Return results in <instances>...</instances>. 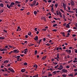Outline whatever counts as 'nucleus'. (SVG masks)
<instances>
[{"label": "nucleus", "mask_w": 77, "mask_h": 77, "mask_svg": "<svg viewBox=\"0 0 77 77\" xmlns=\"http://www.w3.org/2000/svg\"><path fill=\"white\" fill-rule=\"evenodd\" d=\"M7 7L9 9H10L11 7H13V5H12L11 4L9 6V5L8 4H7Z\"/></svg>", "instance_id": "nucleus-4"}, {"label": "nucleus", "mask_w": 77, "mask_h": 77, "mask_svg": "<svg viewBox=\"0 0 77 77\" xmlns=\"http://www.w3.org/2000/svg\"><path fill=\"white\" fill-rule=\"evenodd\" d=\"M19 51L18 49H15L13 50V53H18Z\"/></svg>", "instance_id": "nucleus-2"}, {"label": "nucleus", "mask_w": 77, "mask_h": 77, "mask_svg": "<svg viewBox=\"0 0 77 77\" xmlns=\"http://www.w3.org/2000/svg\"><path fill=\"white\" fill-rule=\"evenodd\" d=\"M52 1L51 0H48V2L49 3H50V2H51Z\"/></svg>", "instance_id": "nucleus-51"}, {"label": "nucleus", "mask_w": 77, "mask_h": 77, "mask_svg": "<svg viewBox=\"0 0 77 77\" xmlns=\"http://www.w3.org/2000/svg\"><path fill=\"white\" fill-rule=\"evenodd\" d=\"M61 34L63 35V36H65V33L64 32H62L61 33Z\"/></svg>", "instance_id": "nucleus-30"}, {"label": "nucleus", "mask_w": 77, "mask_h": 77, "mask_svg": "<svg viewBox=\"0 0 77 77\" xmlns=\"http://www.w3.org/2000/svg\"><path fill=\"white\" fill-rule=\"evenodd\" d=\"M72 60H71L69 61L68 63H70L71 62H72Z\"/></svg>", "instance_id": "nucleus-50"}, {"label": "nucleus", "mask_w": 77, "mask_h": 77, "mask_svg": "<svg viewBox=\"0 0 77 77\" xmlns=\"http://www.w3.org/2000/svg\"><path fill=\"white\" fill-rule=\"evenodd\" d=\"M39 41L38 43H39V44H40L41 42L42 41V39L39 40Z\"/></svg>", "instance_id": "nucleus-49"}, {"label": "nucleus", "mask_w": 77, "mask_h": 77, "mask_svg": "<svg viewBox=\"0 0 77 77\" xmlns=\"http://www.w3.org/2000/svg\"><path fill=\"white\" fill-rule=\"evenodd\" d=\"M76 36V35L75 34H73L72 35V37H75Z\"/></svg>", "instance_id": "nucleus-56"}, {"label": "nucleus", "mask_w": 77, "mask_h": 77, "mask_svg": "<svg viewBox=\"0 0 77 77\" xmlns=\"http://www.w3.org/2000/svg\"><path fill=\"white\" fill-rule=\"evenodd\" d=\"M54 5V4H52L51 5V7L52 8H53V6Z\"/></svg>", "instance_id": "nucleus-63"}, {"label": "nucleus", "mask_w": 77, "mask_h": 77, "mask_svg": "<svg viewBox=\"0 0 77 77\" xmlns=\"http://www.w3.org/2000/svg\"><path fill=\"white\" fill-rule=\"evenodd\" d=\"M57 58H58V59L60 58L59 54V53L57 54Z\"/></svg>", "instance_id": "nucleus-13"}, {"label": "nucleus", "mask_w": 77, "mask_h": 77, "mask_svg": "<svg viewBox=\"0 0 77 77\" xmlns=\"http://www.w3.org/2000/svg\"><path fill=\"white\" fill-rule=\"evenodd\" d=\"M35 77H38V75H35Z\"/></svg>", "instance_id": "nucleus-62"}, {"label": "nucleus", "mask_w": 77, "mask_h": 77, "mask_svg": "<svg viewBox=\"0 0 77 77\" xmlns=\"http://www.w3.org/2000/svg\"><path fill=\"white\" fill-rule=\"evenodd\" d=\"M15 4H16V3H20V2H19L18 1H16L15 2Z\"/></svg>", "instance_id": "nucleus-28"}, {"label": "nucleus", "mask_w": 77, "mask_h": 77, "mask_svg": "<svg viewBox=\"0 0 77 77\" xmlns=\"http://www.w3.org/2000/svg\"><path fill=\"white\" fill-rule=\"evenodd\" d=\"M42 30L43 31H46V29H42Z\"/></svg>", "instance_id": "nucleus-42"}, {"label": "nucleus", "mask_w": 77, "mask_h": 77, "mask_svg": "<svg viewBox=\"0 0 77 77\" xmlns=\"http://www.w3.org/2000/svg\"><path fill=\"white\" fill-rule=\"evenodd\" d=\"M72 2H70V3L72 6H73L74 5V2H73V1H71Z\"/></svg>", "instance_id": "nucleus-7"}, {"label": "nucleus", "mask_w": 77, "mask_h": 77, "mask_svg": "<svg viewBox=\"0 0 77 77\" xmlns=\"http://www.w3.org/2000/svg\"><path fill=\"white\" fill-rule=\"evenodd\" d=\"M26 71V69H22L21 70V72H25Z\"/></svg>", "instance_id": "nucleus-8"}, {"label": "nucleus", "mask_w": 77, "mask_h": 77, "mask_svg": "<svg viewBox=\"0 0 77 77\" xmlns=\"http://www.w3.org/2000/svg\"><path fill=\"white\" fill-rule=\"evenodd\" d=\"M28 35L29 36H31V32H29L28 33Z\"/></svg>", "instance_id": "nucleus-11"}, {"label": "nucleus", "mask_w": 77, "mask_h": 77, "mask_svg": "<svg viewBox=\"0 0 77 77\" xmlns=\"http://www.w3.org/2000/svg\"><path fill=\"white\" fill-rule=\"evenodd\" d=\"M73 29H75V30H77V28L76 27H73Z\"/></svg>", "instance_id": "nucleus-52"}, {"label": "nucleus", "mask_w": 77, "mask_h": 77, "mask_svg": "<svg viewBox=\"0 0 77 77\" xmlns=\"http://www.w3.org/2000/svg\"><path fill=\"white\" fill-rule=\"evenodd\" d=\"M63 73H67V70L65 69H63L62 70Z\"/></svg>", "instance_id": "nucleus-3"}, {"label": "nucleus", "mask_w": 77, "mask_h": 77, "mask_svg": "<svg viewBox=\"0 0 77 77\" xmlns=\"http://www.w3.org/2000/svg\"><path fill=\"white\" fill-rule=\"evenodd\" d=\"M28 52V51H25L24 52V54H26Z\"/></svg>", "instance_id": "nucleus-32"}, {"label": "nucleus", "mask_w": 77, "mask_h": 77, "mask_svg": "<svg viewBox=\"0 0 77 77\" xmlns=\"http://www.w3.org/2000/svg\"><path fill=\"white\" fill-rule=\"evenodd\" d=\"M36 4V2L35 0H34L33 2V4L35 6Z\"/></svg>", "instance_id": "nucleus-9"}, {"label": "nucleus", "mask_w": 77, "mask_h": 77, "mask_svg": "<svg viewBox=\"0 0 77 77\" xmlns=\"http://www.w3.org/2000/svg\"><path fill=\"white\" fill-rule=\"evenodd\" d=\"M4 69L5 70V71L6 72H9V71L7 70V69L5 67H4Z\"/></svg>", "instance_id": "nucleus-21"}, {"label": "nucleus", "mask_w": 77, "mask_h": 77, "mask_svg": "<svg viewBox=\"0 0 77 77\" xmlns=\"http://www.w3.org/2000/svg\"><path fill=\"white\" fill-rule=\"evenodd\" d=\"M62 76H63V77H66L67 76V75L66 74H63L62 75Z\"/></svg>", "instance_id": "nucleus-22"}, {"label": "nucleus", "mask_w": 77, "mask_h": 77, "mask_svg": "<svg viewBox=\"0 0 77 77\" xmlns=\"http://www.w3.org/2000/svg\"><path fill=\"white\" fill-rule=\"evenodd\" d=\"M66 23H65L63 24V26H66Z\"/></svg>", "instance_id": "nucleus-58"}, {"label": "nucleus", "mask_w": 77, "mask_h": 77, "mask_svg": "<svg viewBox=\"0 0 77 77\" xmlns=\"http://www.w3.org/2000/svg\"><path fill=\"white\" fill-rule=\"evenodd\" d=\"M51 12H54V9L53 8H52L51 9Z\"/></svg>", "instance_id": "nucleus-27"}, {"label": "nucleus", "mask_w": 77, "mask_h": 77, "mask_svg": "<svg viewBox=\"0 0 77 77\" xmlns=\"http://www.w3.org/2000/svg\"><path fill=\"white\" fill-rule=\"evenodd\" d=\"M54 58H55L56 60H57V61H59V60H58V58H57V57H55Z\"/></svg>", "instance_id": "nucleus-35"}, {"label": "nucleus", "mask_w": 77, "mask_h": 77, "mask_svg": "<svg viewBox=\"0 0 77 77\" xmlns=\"http://www.w3.org/2000/svg\"><path fill=\"white\" fill-rule=\"evenodd\" d=\"M1 71L3 72H5V70L3 69H1Z\"/></svg>", "instance_id": "nucleus-55"}, {"label": "nucleus", "mask_w": 77, "mask_h": 77, "mask_svg": "<svg viewBox=\"0 0 77 77\" xmlns=\"http://www.w3.org/2000/svg\"><path fill=\"white\" fill-rule=\"evenodd\" d=\"M30 6L32 7H33L34 6H35V5L33 4H31L30 5Z\"/></svg>", "instance_id": "nucleus-34"}, {"label": "nucleus", "mask_w": 77, "mask_h": 77, "mask_svg": "<svg viewBox=\"0 0 77 77\" xmlns=\"http://www.w3.org/2000/svg\"><path fill=\"white\" fill-rule=\"evenodd\" d=\"M68 52H69V54L70 55H71V50H68Z\"/></svg>", "instance_id": "nucleus-14"}, {"label": "nucleus", "mask_w": 77, "mask_h": 77, "mask_svg": "<svg viewBox=\"0 0 77 77\" xmlns=\"http://www.w3.org/2000/svg\"><path fill=\"white\" fill-rule=\"evenodd\" d=\"M20 56L19 55V56H17V57H15V58H17V60H19L20 59Z\"/></svg>", "instance_id": "nucleus-6"}, {"label": "nucleus", "mask_w": 77, "mask_h": 77, "mask_svg": "<svg viewBox=\"0 0 77 77\" xmlns=\"http://www.w3.org/2000/svg\"><path fill=\"white\" fill-rule=\"evenodd\" d=\"M63 66L62 65H60V67L57 68V70H60L63 69Z\"/></svg>", "instance_id": "nucleus-1"}, {"label": "nucleus", "mask_w": 77, "mask_h": 77, "mask_svg": "<svg viewBox=\"0 0 77 77\" xmlns=\"http://www.w3.org/2000/svg\"><path fill=\"white\" fill-rule=\"evenodd\" d=\"M59 15H62V13H61V12H60V11L59 12Z\"/></svg>", "instance_id": "nucleus-43"}, {"label": "nucleus", "mask_w": 77, "mask_h": 77, "mask_svg": "<svg viewBox=\"0 0 77 77\" xmlns=\"http://www.w3.org/2000/svg\"><path fill=\"white\" fill-rule=\"evenodd\" d=\"M5 51L4 48H2V49L0 48V51Z\"/></svg>", "instance_id": "nucleus-18"}, {"label": "nucleus", "mask_w": 77, "mask_h": 77, "mask_svg": "<svg viewBox=\"0 0 77 77\" xmlns=\"http://www.w3.org/2000/svg\"><path fill=\"white\" fill-rule=\"evenodd\" d=\"M9 62V61L8 60H5L4 62V63H7Z\"/></svg>", "instance_id": "nucleus-12"}, {"label": "nucleus", "mask_w": 77, "mask_h": 77, "mask_svg": "<svg viewBox=\"0 0 77 77\" xmlns=\"http://www.w3.org/2000/svg\"><path fill=\"white\" fill-rule=\"evenodd\" d=\"M50 45L49 44H48V43L46 44H45V45H46V46H49Z\"/></svg>", "instance_id": "nucleus-44"}, {"label": "nucleus", "mask_w": 77, "mask_h": 77, "mask_svg": "<svg viewBox=\"0 0 77 77\" xmlns=\"http://www.w3.org/2000/svg\"><path fill=\"white\" fill-rule=\"evenodd\" d=\"M4 11V10L3 9L0 10V13H3Z\"/></svg>", "instance_id": "nucleus-19"}, {"label": "nucleus", "mask_w": 77, "mask_h": 77, "mask_svg": "<svg viewBox=\"0 0 77 77\" xmlns=\"http://www.w3.org/2000/svg\"><path fill=\"white\" fill-rule=\"evenodd\" d=\"M34 14H35V15H36V14H37V13L36 11H34Z\"/></svg>", "instance_id": "nucleus-24"}, {"label": "nucleus", "mask_w": 77, "mask_h": 77, "mask_svg": "<svg viewBox=\"0 0 77 77\" xmlns=\"http://www.w3.org/2000/svg\"><path fill=\"white\" fill-rule=\"evenodd\" d=\"M57 24H55L53 25V27H56V26H57Z\"/></svg>", "instance_id": "nucleus-39"}, {"label": "nucleus", "mask_w": 77, "mask_h": 77, "mask_svg": "<svg viewBox=\"0 0 77 77\" xmlns=\"http://www.w3.org/2000/svg\"><path fill=\"white\" fill-rule=\"evenodd\" d=\"M48 77H52V75L51 74H48Z\"/></svg>", "instance_id": "nucleus-23"}, {"label": "nucleus", "mask_w": 77, "mask_h": 77, "mask_svg": "<svg viewBox=\"0 0 77 77\" xmlns=\"http://www.w3.org/2000/svg\"><path fill=\"white\" fill-rule=\"evenodd\" d=\"M68 9L69 10H70V7H68Z\"/></svg>", "instance_id": "nucleus-64"}, {"label": "nucleus", "mask_w": 77, "mask_h": 77, "mask_svg": "<svg viewBox=\"0 0 77 77\" xmlns=\"http://www.w3.org/2000/svg\"><path fill=\"white\" fill-rule=\"evenodd\" d=\"M47 57L46 56H45L44 57H43L42 58V59L43 60H44L45 59H46Z\"/></svg>", "instance_id": "nucleus-15"}, {"label": "nucleus", "mask_w": 77, "mask_h": 77, "mask_svg": "<svg viewBox=\"0 0 77 77\" xmlns=\"http://www.w3.org/2000/svg\"><path fill=\"white\" fill-rule=\"evenodd\" d=\"M4 6V5H3V3H1L0 4V6L1 7H3V6Z\"/></svg>", "instance_id": "nucleus-17"}, {"label": "nucleus", "mask_w": 77, "mask_h": 77, "mask_svg": "<svg viewBox=\"0 0 77 77\" xmlns=\"http://www.w3.org/2000/svg\"><path fill=\"white\" fill-rule=\"evenodd\" d=\"M17 29H18L19 31H21V29H20V26H18L17 27Z\"/></svg>", "instance_id": "nucleus-16"}, {"label": "nucleus", "mask_w": 77, "mask_h": 77, "mask_svg": "<svg viewBox=\"0 0 77 77\" xmlns=\"http://www.w3.org/2000/svg\"><path fill=\"white\" fill-rule=\"evenodd\" d=\"M24 9H24L21 8L20 9V11H23Z\"/></svg>", "instance_id": "nucleus-48"}, {"label": "nucleus", "mask_w": 77, "mask_h": 77, "mask_svg": "<svg viewBox=\"0 0 77 77\" xmlns=\"http://www.w3.org/2000/svg\"><path fill=\"white\" fill-rule=\"evenodd\" d=\"M55 6H56V8H57V6H58V4H55Z\"/></svg>", "instance_id": "nucleus-57"}, {"label": "nucleus", "mask_w": 77, "mask_h": 77, "mask_svg": "<svg viewBox=\"0 0 77 77\" xmlns=\"http://www.w3.org/2000/svg\"><path fill=\"white\" fill-rule=\"evenodd\" d=\"M52 31H53L56 32L57 31V30L56 29H54L52 30Z\"/></svg>", "instance_id": "nucleus-40"}, {"label": "nucleus", "mask_w": 77, "mask_h": 77, "mask_svg": "<svg viewBox=\"0 0 77 77\" xmlns=\"http://www.w3.org/2000/svg\"><path fill=\"white\" fill-rule=\"evenodd\" d=\"M56 14H57V15H59V13H58V11H56Z\"/></svg>", "instance_id": "nucleus-45"}, {"label": "nucleus", "mask_w": 77, "mask_h": 77, "mask_svg": "<svg viewBox=\"0 0 77 77\" xmlns=\"http://www.w3.org/2000/svg\"><path fill=\"white\" fill-rule=\"evenodd\" d=\"M69 24H67L66 25V27H67L68 28H69Z\"/></svg>", "instance_id": "nucleus-29"}, {"label": "nucleus", "mask_w": 77, "mask_h": 77, "mask_svg": "<svg viewBox=\"0 0 77 77\" xmlns=\"http://www.w3.org/2000/svg\"><path fill=\"white\" fill-rule=\"evenodd\" d=\"M23 65L25 66H26L27 65V63H26V62H25L24 63H23Z\"/></svg>", "instance_id": "nucleus-25"}, {"label": "nucleus", "mask_w": 77, "mask_h": 77, "mask_svg": "<svg viewBox=\"0 0 77 77\" xmlns=\"http://www.w3.org/2000/svg\"><path fill=\"white\" fill-rule=\"evenodd\" d=\"M34 39L35 41H37V40H38V36H36L35 37V38H34Z\"/></svg>", "instance_id": "nucleus-5"}, {"label": "nucleus", "mask_w": 77, "mask_h": 77, "mask_svg": "<svg viewBox=\"0 0 77 77\" xmlns=\"http://www.w3.org/2000/svg\"><path fill=\"white\" fill-rule=\"evenodd\" d=\"M63 5L64 7H66V5L64 3H63Z\"/></svg>", "instance_id": "nucleus-36"}, {"label": "nucleus", "mask_w": 77, "mask_h": 77, "mask_svg": "<svg viewBox=\"0 0 77 77\" xmlns=\"http://www.w3.org/2000/svg\"><path fill=\"white\" fill-rule=\"evenodd\" d=\"M69 75V76L73 77V74H72H72H69V75Z\"/></svg>", "instance_id": "nucleus-31"}, {"label": "nucleus", "mask_w": 77, "mask_h": 77, "mask_svg": "<svg viewBox=\"0 0 77 77\" xmlns=\"http://www.w3.org/2000/svg\"><path fill=\"white\" fill-rule=\"evenodd\" d=\"M5 39V37H0V40H4Z\"/></svg>", "instance_id": "nucleus-10"}, {"label": "nucleus", "mask_w": 77, "mask_h": 77, "mask_svg": "<svg viewBox=\"0 0 77 77\" xmlns=\"http://www.w3.org/2000/svg\"><path fill=\"white\" fill-rule=\"evenodd\" d=\"M13 53V51H10V52L9 53V54H11V53Z\"/></svg>", "instance_id": "nucleus-38"}, {"label": "nucleus", "mask_w": 77, "mask_h": 77, "mask_svg": "<svg viewBox=\"0 0 77 77\" xmlns=\"http://www.w3.org/2000/svg\"><path fill=\"white\" fill-rule=\"evenodd\" d=\"M45 40H46V39H45V38H43V41L45 42Z\"/></svg>", "instance_id": "nucleus-60"}, {"label": "nucleus", "mask_w": 77, "mask_h": 77, "mask_svg": "<svg viewBox=\"0 0 77 77\" xmlns=\"http://www.w3.org/2000/svg\"><path fill=\"white\" fill-rule=\"evenodd\" d=\"M53 73L54 74H57L56 71H54L53 72Z\"/></svg>", "instance_id": "nucleus-26"}, {"label": "nucleus", "mask_w": 77, "mask_h": 77, "mask_svg": "<svg viewBox=\"0 0 77 77\" xmlns=\"http://www.w3.org/2000/svg\"><path fill=\"white\" fill-rule=\"evenodd\" d=\"M35 55H36L37 54V50H35Z\"/></svg>", "instance_id": "nucleus-41"}, {"label": "nucleus", "mask_w": 77, "mask_h": 77, "mask_svg": "<svg viewBox=\"0 0 77 77\" xmlns=\"http://www.w3.org/2000/svg\"><path fill=\"white\" fill-rule=\"evenodd\" d=\"M11 4L12 5H15V3L14 2H11Z\"/></svg>", "instance_id": "nucleus-33"}, {"label": "nucleus", "mask_w": 77, "mask_h": 77, "mask_svg": "<svg viewBox=\"0 0 77 77\" xmlns=\"http://www.w3.org/2000/svg\"><path fill=\"white\" fill-rule=\"evenodd\" d=\"M70 32H71V30H70V29H69V30L68 31V33H70Z\"/></svg>", "instance_id": "nucleus-59"}, {"label": "nucleus", "mask_w": 77, "mask_h": 77, "mask_svg": "<svg viewBox=\"0 0 77 77\" xmlns=\"http://www.w3.org/2000/svg\"><path fill=\"white\" fill-rule=\"evenodd\" d=\"M20 55L21 56V57H23L24 56L23 55L21 54H20Z\"/></svg>", "instance_id": "nucleus-53"}, {"label": "nucleus", "mask_w": 77, "mask_h": 77, "mask_svg": "<svg viewBox=\"0 0 77 77\" xmlns=\"http://www.w3.org/2000/svg\"><path fill=\"white\" fill-rule=\"evenodd\" d=\"M38 4H39L38 3V2H37V3L35 6H37V5H38Z\"/></svg>", "instance_id": "nucleus-61"}, {"label": "nucleus", "mask_w": 77, "mask_h": 77, "mask_svg": "<svg viewBox=\"0 0 77 77\" xmlns=\"http://www.w3.org/2000/svg\"><path fill=\"white\" fill-rule=\"evenodd\" d=\"M10 71L13 73H14V72H15V71H14V69H11Z\"/></svg>", "instance_id": "nucleus-20"}, {"label": "nucleus", "mask_w": 77, "mask_h": 77, "mask_svg": "<svg viewBox=\"0 0 77 77\" xmlns=\"http://www.w3.org/2000/svg\"><path fill=\"white\" fill-rule=\"evenodd\" d=\"M74 71L75 72H77V69H74Z\"/></svg>", "instance_id": "nucleus-54"}, {"label": "nucleus", "mask_w": 77, "mask_h": 77, "mask_svg": "<svg viewBox=\"0 0 77 77\" xmlns=\"http://www.w3.org/2000/svg\"><path fill=\"white\" fill-rule=\"evenodd\" d=\"M37 28H35V29H34V30L35 31H37Z\"/></svg>", "instance_id": "nucleus-46"}, {"label": "nucleus", "mask_w": 77, "mask_h": 77, "mask_svg": "<svg viewBox=\"0 0 77 77\" xmlns=\"http://www.w3.org/2000/svg\"><path fill=\"white\" fill-rule=\"evenodd\" d=\"M60 11H61V12H63V13H64V11H63L62 9H60Z\"/></svg>", "instance_id": "nucleus-47"}, {"label": "nucleus", "mask_w": 77, "mask_h": 77, "mask_svg": "<svg viewBox=\"0 0 77 77\" xmlns=\"http://www.w3.org/2000/svg\"><path fill=\"white\" fill-rule=\"evenodd\" d=\"M58 66H59L58 65H57V66H55L54 67V68H55V69H56V68H57L58 67Z\"/></svg>", "instance_id": "nucleus-37"}]
</instances>
